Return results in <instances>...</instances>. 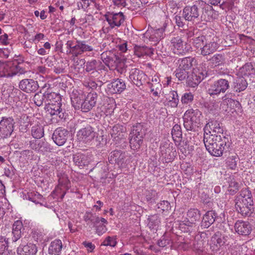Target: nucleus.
I'll return each mask as SVG.
<instances>
[{"instance_id": "1", "label": "nucleus", "mask_w": 255, "mask_h": 255, "mask_svg": "<svg viewBox=\"0 0 255 255\" xmlns=\"http://www.w3.org/2000/svg\"><path fill=\"white\" fill-rule=\"evenodd\" d=\"M204 143L206 149L213 156L219 157L223 155V151L228 148L231 143L230 137L208 135L204 133Z\"/></svg>"}, {"instance_id": "2", "label": "nucleus", "mask_w": 255, "mask_h": 255, "mask_svg": "<svg viewBox=\"0 0 255 255\" xmlns=\"http://www.w3.org/2000/svg\"><path fill=\"white\" fill-rule=\"evenodd\" d=\"M236 208L243 216H250L254 211L252 192L248 189L242 191L241 197L236 199Z\"/></svg>"}, {"instance_id": "3", "label": "nucleus", "mask_w": 255, "mask_h": 255, "mask_svg": "<svg viewBox=\"0 0 255 255\" xmlns=\"http://www.w3.org/2000/svg\"><path fill=\"white\" fill-rule=\"evenodd\" d=\"M202 113L198 109H189L184 114V127L187 130L195 131L200 125Z\"/></svg>"}, {"instance_id": "4", "label": "nucleus", "mask_w": 255, "mask_h": 255, "mask_svg": "<svg viewBox=\"0 0 255 255\" xmlns=\"http://www.w3.org/2000/svg\"><path fill=\"white\" fill-rule=\"evenodd\" d=\"M233 81V76L227 75L225 78H221L210 84L208 90V94L214 97L220 93H225L230 88V83Z\"/></svg>"}, {"instance_id": "5", "label": "nucleus", "mask_w": 255, "mask_h": 255, "mask_svg": "<svg viewBox=\"0 0 255 255\" xmlns=\"http://www.w3.org/2000/svg\"><path fill=\"white\" fill-rule=\"evenodd\" d=\"M205 134L207 133L206 131H208L210 134L208 135L219 136L227 137L228 136L226 133H224V128L222 124L217 120H211L209 121L205 127Z\"/></svg>"}, {"instance_id": "6", "label": "nucleus", "mask_w": 255, "mask_h": 255, "mask_svg": "<svg viewBox=\"0 0 255 255\" xmlns=\"http://www.w3.org/2000/svg\"><path fill=\"white\" fill-rule=\"evenodd\" d=\"M15 122L11 117H2L0 121V137L6 138L9 137L13 131Z\"/></svg>"}, {"instance_id": "7", "label": "nucleus", "mask_w": 255, "mask_h": 255, "mask_svg": "<svg viewBox=\"0 0 255 255\" xmlns=\"http://www.w3.org/2000/svg\"><path fill=\"white\" fill-rule=\"evenodd\" d=\"M101 59L104 64L109 68H116L121 63V58L111 51H106L101 54Z\"/></svg>"}, {"instance_id": "8", "label": "nucleus", "mask_w": 255, "mask_h": 255, "mask_svg": "<svg viewBox=\"0 0 255 255\" xmlns=\"http://www.w3.org/2000/svg\"><path fill=\"white\" fill-rule=\"evenodd\" d=\"M207 76V71L203 69H194L187 79V83L190 87L197 86Z\"/></svg>"}, {"instance_id": "9", "label": "nucleus", "mask_w": 255, "mask_h": 255, "mask_svg": "<svg viewBox=\"0 0 255 255\" xmlns=\"http://www.w3.org/2000/svg\"><path fill=\"white\" fill-rule=\"evenodd\" d=\"M104 17L111 28L120 27L125 20L123 13L122 12L114 13L107 12Z\"/></svg>"}, {"instance_id": "10", "label": "nucleus", "mask_w": 255, "mask_h": 255, "mask_svg": "<svg viewBox=\"0 0 255 255\" xmlns=\"http://www.w3.org/2000/svg\"><path fill=\"white\" fill-rule=\"evenodd\" d=\"M201 214L200 211L197 209H190L187 213V218L181 221L180 224V227L183 225L192 227L195 226L197 221L200 219Z\"/></svg>"}, {"instance_id": "11", "label": "nucleus", "mask_w": 255, "mask_h": 255, "mask_svg": "<svg viewBox=\"0 0 255 255\" xmlns=\"http://www.w3.org/2000/svg\"><path fill=\"white\" fill-rule=\"evenodd\" d=\"M199 8L196 5L185 6L183 10L182 17L185 20L194 21L199 19Z\"/></svg>"}, {"instance_id": "12", "label": "nucleus", "mask_w": 255, "mask_h": 255, "mask_svg": "<svg viewBox=\"0 0 255 255\" xmlns=\"http://www.w3.org/2000/svg\"><path fill=\"white\" fill-rule=\"evenodd\" d=\"M77 136L80 140L87 143L91 142L97 137V133L92 127L88 126L80 129L78 131Z\"/></svg>"}, {"instance_id": "13", "label": "nucleus", "mask_w": 255, "mask_h": 255, "mask_svg": "<svg viewBox=\"0 0 255 255\" xmlns=\"http://www.w3.org/2000/svg\"><path fill=\"white\" fill-rule=\"evenodd\" d=\"M217 214L214 211L210 210L207 211L203 216L200 226H198L197 231L199 233L203 234L201 230L209 228L213 224L216 220Z\"/></svg>"}, {"instance_id": "14", "label": "nucleus", "mask_w": 255, "mask_h": 255, "mask_svg": "<svg viewBox=\"0 0 255 255\" xmlns=\"http://www.w3.org/2000/svg\"><path fill=\"white\" fill-rule=\"evenodd\" d=\"M69 136V131L60 127L56 128L52 134V139L57 145L61 146L66 142Z\"/></svg>"}, {"instance_id": "15", "label": "nucleus", "mask_w": 255, "mask_h": 255, "mask_svg": "<svg viewBox=\"0 0 255 255\" xmlns=\"http://www.w3.org/2000/svg\"><path fill=\"white\" fill-rule=\"evenodd\" d=\"M19 89L27 93L35 92L39 88L37 81L32 79H24L19 83Z\"/></svg>"}, {"instance_id": "16", "label": "nucleus", "mask_w": 255, "mask_h": 255, "mask_svg": "<svg viewBox=\"0 0 255 255\" xmlns=\"http://www.w3.org/2000/svg\"><path fill=\"white\" fill-rule=\"evenodd\" d=\"M145 74L138 69L132 68L129 71L130 80L137 87L142 85L145 82Z\"/></svg>"}, {"instance_id": "17", "label": "nucleus", "mask_w": 255, "mask_h": 255, "mask_svg": "<svg viewBox=\"0 0 255 255\" xmlns=\"http://www.w3.org/2000/svg\"><path fill=\"white\" fill-rule=\"evenodd\" d=\"M127 156L125 152L115 150L111 152L108 159L110 163L117 164L119 167H121L125 163Z\"/></svg>"}, {"instance_id": "18", "label": "nucleus", "mask_w": 255, "mask_h": 255, "mask_svg": "<svg viewBox=\"0 0 255 255\" xmlns=\"http://www.w3.org/2000/svg\"><path fill=\"white\" fill-rule=\"evenodd\" d=\"M97 94L96 93H89L84 98L81 109L83 112L90 111L95 106L97 100Z\"/></svg>"}, {"instance_id": "19", "label": "nucleus", "mask_w": 255, "mask_h": 255, "mask_svg": "<svg viewBox=\"0 0 255 255\" xmlns=\"http://www.w3.org/2000/svg\"><path fill=\"white\" fill-rule=\"evenodd\" d=\"M171 43L173 47V52L175 54L183 55L187 51L184 41L180 36H176L172 38Z\"/></svg>"}, {"instance_id": "20", "label": "nucleus", "mask_w": 255, "mask_h": 255, "mask_svg": "<svg viewBox=\"0 0 255 255\" xmlns=\"http://www.w3.org/2000/svg\"><path fill=\"white\" fill-rule=\"evenodd\" d=\"M74 48L72 51V54L75 57H78L85 52L92 51L93 50V47L91 46L86 44L85 41H76Z\"/></svg>"}, {"instance_id": "21", "label": "nucleus", "mask_w": 255, "mask_h": 255, "mask_svg": "<svg viewBox=\"0 0 255 255\" xmlns=\"http://www.w3.org/2000/svg\"><path fill=\"white\" fill-rule=\"evenodd\" d=\"M47 111L51 116H57L61 119L66 118V113L65 109L62 108L61 101H58L56 104L47 106Z\"/></svg>"}, {"instance_id": "22", "label": "nucleus", "mask_w": 255, "mask_h": 255, "mask_svg": "<svg viewBox=\"0 0 255 255\" xmlns=\"http://www.w3.org/2000/svg\"><path fill=\"white\" fill-rule=\"evenodd\" d=\"M29 145L31 149L43 154L51 150L48 143L43 140H33L30 141Z\"/></svg>"}, {"instance_id": "23", "label": "nucleus", "mask_w": 255, "mask_h": 255, "mask_svg": "<svg viewBox=\"0 0 255 255\" xmlns=\"http://www.w3.org/2000/svg\"><path fill=\"white\" fill-rule=\"evenodd\" d=\"M236 232L243 236L249 235L252 231V226L248 222L243 221H237L235 224Z\"/></svg>"}, {"instance_id": "24", "label": "nucleus", "mask_w": 255, "mask_h": 255, "mask_svg": "<svg viewBox=\"0 0 255 255\" xmlns=\"http://www.w3.org/2000/svg\"><path fill=\"white\" fill-rule=\"evenodd\" d=\"M37 252L36 246L29 243L26 245H20L17 249V253L19 255H33Z\"/></svg>"}, {"instance_id": "25", "label": "nucleus", "mask_w": 255, "mask_h": 255, "mask_svg": "<svg viewBox=\"0 0 255 255\" xmlns=\"http://www.w3.org/2000/svg\"><path fill=\"white\" fill-rule=\"evenodd\" d=\"M126 87L124 81L119 79L112 82L108 85V89L114 94L122 93L126 89Z\"/></svg>"}, {"instance_id": "26", "label": "nucleus", "mask_w": 255, "mask_h": 255, "mask_svg": "<svg viewBox=\"0 0 255 255\" xmlns=\"http://www.w3.org/2000/svg\"><path fill=\"white\" fill-rule=\"evenodd\" d=\"M233 88L236 92H241L244 91L248 86V83L247 80L244 77H239L235 78L233 76Z\"/></svg>"}, {"instance_id": "27", "label": "nucleus", "mask_w": 255, "mask_h": 255, "mask_svg": "<svg viewBox=\"0 0 255 255\" xmlns=\"http://www.w3.org/2000/svg\"><path fill=\"white\" fill-rule=\"evenodd\" d=\"M218 44L215 42L204 43L202 48H200V54L203 56L209 55L213 53L217 49Z\"/></svg>"}, {"instance_id": "28", "label": "nucleus", "mask_w": 255, "mask_h": 255, "mask_svg": "<svg viewBox=\"0 0 255 255\" xmlns=\"http://www.w3.org/2000/svg\"><path fill=\"white\" fill-rule=\"evenodd\" d=\"M196 60L195 58L188 57L183 59H180L178 60V66L180 68L189 70L191 69L193 66L196 65Z\"/></svg>"}, {"instance_id": "29", "label": "nucleus", "mask_w": 255, "mask_h": 255, "mask_svg": "<svg viewBox=\"0 0 255 255\" xmlns=\"http://www.w3.org/2000/svg\"><path fill=\"white\" fill-rule=\"evenodd\" d=\"M126 128L120 125H116L113 126L110 132L111 135L114 139H116L118 138L119 139H122L124 136V133L126 132Z\"/></svg>"}, {"instance_id": "30", "label": "nucleus", "mask_w": 255, "mask_h": 255, "mask_svg": "<svg viewBox=\"0 0 255 255\" xmlns=\"http://www.w3.org/2000/svg\"><path fill=\"white\" fill-rule=\"evenodd\" d=\"M62 248V242L60 240L52 241L48 248V254L51 255H59Z\"/></svg>"}, {"instance_id": "31", "label": "nucleus", "mask_w": 255, "mask_h": 255, "mask_svg": "<svg viewBox=\"0 0 255 255\" xmlns=\"http://www.w3.org/2000/svg\"><path fill=\"white\" fill-rule=\"evenodd\" d=\"M12 62H1L0 61V77H11V66Z\"/></svg>"}, {"instance_id": "32", "label": "nucleus", "mask_w": 255, "mask_h": 255, "mask_svg": "<svg viewBox=\"0 0 255 255\" xmlns=\"http://www.w3.org/2000/svg\"><path fill=\"white\" fill-rule=\"evenodd\" d=\"M98 223L97 224L94 223L93 225L96 229V233L98 235L101 236L107 230L106 225L108 224V221L104 218H100L98 217Z\"/></svg>"}, {"instance_id": "33", "label": "nucleus", "mask_w": 255, "mask_h": 255, "mask_svg": "<svg viewBox=\"0 0 255 255\" xmlns=\"http://www.w3.org/2000/svg\"><path fill=\"white\" fill-rule=\"evenodd\" d=\"M73 161L75 164L80 167L88 165L89 163L87 155L79 153L73 155Z\"/></svg>"}, {"instance_id": "34", "label": "nucleus", "mask_w": 255, "mask_h": 255, "mask_svg": "<svg viewBox=\"0 0 255 255\" xmlns=\"http://www.w3.org/2000/svg\"><path fill=\"white\" fill-rule=\"evenodd\" d=\"M84 100V98L83 95L77 94L73 92L71 95L72 104L76 109H81Z\"/></svg>"}, {"instance_id": "35", "label": "nucleus", "mask_w": 255, "mask_h": 255, "mask_svg": "<svg viewBox=\"0 0 255 255\" xmlns=\"http://www.w3.org/2000/svg\"><path fill=\"white\" fill-rule=\"evenodd\" d=\"M209 61L215 67L221 66L226 62V58L224 54H216L213 56Z\"/></svg>"}, {"instance_id": "36", "label": "nucleus", "mask_w": 255, "mask_h": 255, "mask_svg": "<svg viewBox=\"0 0 255 255\" xmlns=\"http://www.w3.org/2000/svg\"><path fill=\"white\" fill-rule=\"evenodd\" d=\"M211 242L217 247H220L225 244V238L220 232H217L212 237Z\"/></svg>"}, {"instance_id": "37", "label": "nucleus", "mask_w": 255, "mask_h": 255, "mask_svg": "<svg viewBox=\"0 0 255 255\" xmlns=\"http://www.w3.org/2000/svg\"><path fill=\"white\" fill-rule=\"evenodd\" d=\"M146 129L143 126L140 124H136V125L133 126V128L130 134H133L138 136V138H143L145 135Z\"/></svg>"}, {"instance_id": "38", "label": "nucleus", "mask_w": 255, "mask_h": 255, "mask_svg": "<svg viewBox=\"0 0 255 255\" xmlns=\"http://www.w3.org/2000/svg\"><path fill=\"white\" fill-rule=\"evenodd\" d=\"M129 137H130L129 143L131 147L134 150L139 149L142 143L143 138H138V136L133 134H130Z\"/></svg>"}, {"instance_id": "39", "label": "nucleus", "mask_w": 255, "mask_h": 255, "mask_svg": "<svg viewBox=\"0 0 255 255\" xmlns=\"http://www.w3.org/2000/svg\"><path fill=\"white\" fill-rule=\"evenodd\" d=\"M148 220L149 222L148 226L152 230H157L159 227L160 221L159 218V216L157 214L151 215L149 216Z\"/></svg>"}, {"instance_id": "40", "label": "nucleus", "mask_w": 255, "mask_h": 255, "mask_svg": "<svg viewBox=\"0 0 255 255\" xmlns=\"http://www.w3.org/2000/svg\"><path fill=\"white\" fill-rule=\"evenodd\" d=\"M31 134L34 138L39 139L44 135V129L42 126L36 125L31 128Z\"/></svg>"}, {"instance_id": "41", "label": "nucleus", "mask_w": 255, "mask_h": 255, "mask_svg": "<svg viewBox=\"0 0 255 255\" xmlns=\"http://www.w3.org/2000/svg\"><path fill=\"white\" fill-rule=\"evenodd\" d=\"M172 136L174 140L180 141L182 139V131L180 125L176 124L174 126L172 129Z\"/></svg>"}, {"instance_id": "42", "label": "nucleus", "mask_w": 255, "mask_h": 255, "mask_svg": "<svg viewBox=\"0 0 255 255\" xmlns=\"http://www.w3.org/2000/svg\"><path fill=\"white\" fill-rule=\"evenodd\" d=\"M170 105L172 107H176L179 102V99L176 91H172L170 92L167 98Z\"/></svg>"}, {"instance_id": "43", "label": "nucleus", "mask_w": 255, "mask_h": 255, "mask_svg": "<svg viewBox=\"0 0 255 255\" xmlns=\"http://www.w3.org/2000/svg\"><path fill=\"white\" fill-rule=\"evenodd\" d=\"M45 103L49 102H57L61 101V96L59 94L54 92H45Z\"/></svg>"}, {"instance_id": "44", "label": "nucleus", "mask_w": 255, "mask_h": 255, "mask_svg": "<svg viewBox=\"0 0 255 255\" xmlns=\"http://www.w3.org/2000/svg\"><path fill=\"white\" fill-rule=\"evenodd\" d=\"M175 76L180 81H182L185 79H187L188 75V71L185 69L180 68L178 66L175 71Z\"/></svg>"}, {"instance_id": "45", "label": "nucleus", "mask_w": 255, "mask_h": 255, "mask_svg": "<svg viewBox=\"0 0 255 255\" xmlns=\"http://www.w3.org/2000/svg\"><path fill=\"white\" fill-rule=\"evenodd\" d=\"M229 183V185L228 191L230 194L234 195L239 191V184L234 179V178L231 179V180Z\"/></svg>"}, {"instance_id": "46", "label": "nucleus", "mask_w": 255, "mask_h": 255, "mask_svg": "<svg viewBox=\"0 0 255 255\" xmlns=\"http://www.w3.org/2000/svg\"><path fill=\"white\" fill-rule=\"evenodd\" d=\"M254 69L251 63H247L240 68V72L244 76H249L253 72Z\"/></svg>"}, {"instance_id": "47", "label": "nucleus", "mask_w": 255, "mask_h": 255, "mask_svg": "<svg viewBox=\"0 0 255 255\" xmlns=\"http://www.w3.org/2000/svg\"><path fill=\"white\" fill-rule=\"evenodd\" d=\"M205 40L206 38L204 35L195 37L193 39V44L197 49H199V51H200V48H202L204 44Z\"/></svg>"}, {"instance_id": "48", "label": "nucleus", "mask_w": 255, "mask_h": 255, "mask_svg": "<svg viewBox=\"0 0 255 255\" xmlns=\"http://www.w3.org/2000/svg\"><path fill=\"white\" fill-rule=\"evenodd\" d=\"M26 72L25 69L21 67L19 64L14 65L12 63L11 66V77L16 75H22Z\"/></svg>"}, {"instance_id": "49", "label": "nucleus", "mask_w": 255, "mask_h": 255, "mask_svg": "<svg viewBox=\"0 0 255 255\" xmlns=\"http://www.w3.org/2000/svg\"><path fill=\"white\" fill-rule=\"evenodd\" d=\"M205 12L208 15V20L217 18V12L214 9L212 6L209 5L207 6V8H205Z\"/></svg>"}, {"instance_id": "50", "label": "nucleus", "mask_w": 255, "mask_h": 255, "mask_svg": "<svg viewBox=\"0 0 255 255\" xmlns=\"http://www.w3.org/2000/svg\"><path fill=\"white\" fill-rule=\"evenodd\" d=\"M145 196L148 201L154 202L158 198V193L155 190L151 189L146 191Z\"/></svg>"}, {"instance_id": "51", "label": "nucleus", "mask_w": 255, "mask_h": 255, "mask_svg": "<svg viewBox=\"0 0 255 255\" xmlns=\"http://www.w3.org/2000/svg\"><path fill=\"white\" fill-rule=\"evenodd\" d=\"M150 29L151 33L155 36L154 38H151L152 39V41L156 42L163 38V33L164 30L163 28L157 29H152V28H150Z\"/></svg>"}, {"instance_id": "52", "label": "nucleus", "mask_w": 255, "mask_h": 255, "mask_svg": "<svg viewBox=\"0 0 255 255\" xmlns=\"http://www.w3.org/2000/svg\"><path fill=\"white\" fill-rule=\"evenodd\" d=\"M117 237L116 236H113L110 237L108 236L107 237L104 242L102 243L101 245L105 246H111L114 247L117 245Z\"/></svg>"}, {"instance_id": "53", "label": "nucleus", "mask_w": 255, "mask_h": 255, "mask_svg": "<svg viewBox=\"0 0 255 255\" xmlns=\"http://www.w3.org/2000/svg\"><path fill=\"white\" fill-rule=\"evenodd\" d=\"M151 92L154 96L158 97L162 89L161 84L159 82L151 83Z\"/></svg>"}, {"instance_id": "54", "label": "nucleus", "mask_w": 255, "mask_h": 255, "mask_svg": "<svg viewBox=\"0 0 255 255\" xmlns=\"http://www.w3.org/2000/svg\"><path fill=\"white\" fill-rule=\"evenodd\" d=\"M33 101L36 106H41L43 102L45 101V93L42 95L38 93L35 94L33 98Z\"/></svg>"}, {"instance_id": "55", "label": "nucleus", "mask_w": 255, "mask_h": 255, "mask_svg": "<svg viewBox=\"0 0 255 255\" xmlns=\"http://www.w3.org/2000/svg\"><path fill=\"white\" fill-rule=\"evenodd\" d=\"M84 220L86 222L90 221L92 223V224H93L94 223L97 224V223H98V216L94 215L90 212L86 213L85 215L84 216Z\"/></svg>"}, {"instance_id": "56", "label": "nucleus", "mask_w": 255, "mask_h": 255, "mask_svg": "<svg viewBox=\"0 0 255 255\" xmlns=\"http://www.w3.org/2000/svg\"><path fill=\"white\" fill-rule=\"evenodd\" d=\"M238 158L236 156H232L228 158L227 163L228 166L231 169H235L237 167Z\"/></svg>"}, {"instance_id": "57", "label": "nucleus", "mask_w": 255, "mask_h": 255, "mask_svg": "<svg viewBox=\"0 0 255 255\" xmlns=\"http://www.w3.org/2000/svg\"><path fill=\"white\" fill-rule=\"evenodd\" d=\"M194 96L191 93H185L181 97V102L182 104H187L192 102Z\"/></svg>"}, {"instance_id": "58", "label": "nucleus", "mask_w": 255, "mask_h": 255, "mask_svg": "<svg viewBox=\"0 0 255 255\" xmlns=\"http://www.w3.org/2000/svg\"><path fill=\"white\" fill-rule=\"evenodd\" d=\"M97 62L96 60H93L86 63L85 70L87 72H90L96 69Z\"/></svg>"}, {"instance_id": "59", "label": "nucleus", "mask_w": 255, "mask_h": 255, "mask_svg": "<svg viewBox=\"0 0 255 255\" xmlns=\"http://www.w3.org/2000/svg\"><path fill=\"white\" fill-rule=\"evenodd\" d=\"M145 46H141L135 45L134 47V52L135 55L138 57L143 56L145 53Z\"/></svg>"}, {"instance_id": "60", "label": "nucleus", "mask_w": 255, "mask_h": 255, "mask_svg": "<svg viewBox=\"0 0 255 255\" xmlns=\"http://www.w3.org/2000/svg\"><path fill=\"white\" fill-rule=\"evenodd\" d=\"M7 247V241L3 237L0 236V255L4 253V251Z\"/></svg>"}, {"instance_id": "61", "label": "nucleus", "mask_w": 255, "mask_h": 255, "mask_svg": "<svg viewBox=\"0 0 255 255\" xmlns=\"http://www.w3.org/2000/svg\"><path fill=\"white\" fill-rule=\"evenodd\" d=\"M158 209L162 211H167L170 207V203L167 201H162L157 205Z\"/></svg>"}, {"instance_id": "62", "label": "nucleus", "mask_w": 255, "mask_h": 255, "mask_svg": "<svg viewBox=\"0 0 255 255\" xmlns=\"http://www.w3.org/2000/svg\"><path fill=\"white\" fill-rule=\"evenodd\" d=\"M66 46L67 49L66 51L67 54H71L73 51V48H74L75 43L72 40H68L66 43Z\"/></svg>"}, {"instance_id": "63", "label": "nucleus", "mask_w": 255, "mask_h": 255, "mask_svg": "<svg viewBox=\"0 0 255 255\" xmlns=\"http://www.w3.org/2000/svg\"><path fill=\"white\" fill-rule=\"evenodd\" d=\"M170 240L169 239H165V237H162L157 242L158 245L160 247L163 248L170 243Z\"/></svg>"}, {"instance_id": "64", "label": "nucleus", "mask_w": 255, "mask_h": 255, "mask_svg": "<svg viewBox=\"0 0 255 255\" xmlns=\"http://www.w3.org/2000/svg\"><path fill=\"white\" fill-rule=\"evenodd\" d=\"M167 145H168V146L166 147L165 148L164 147L163 148L161 147V152L163 157L164 155L168 154L169 153L172 152V151L175 150H174L172 147H170L168 144H167Z\"/></svg>"}]
</instances>
